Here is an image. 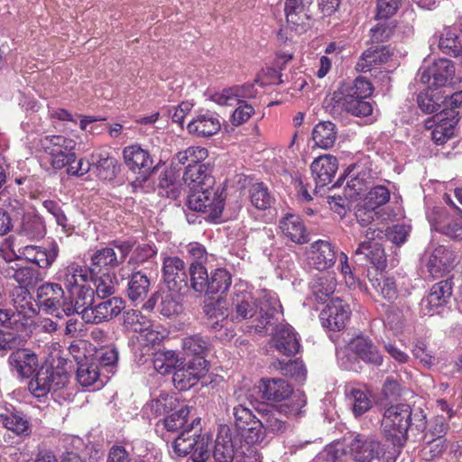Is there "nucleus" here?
I'll list each match as a JSON object with an SVG mask.
<instances>
[{"label":"nucleus","mask_w":462,"mask_h":462,"mask_svg":"<svg viewBox=\"0 0 462 462\" xmlns=\"http://www.w3.org/2000/svg\"><path fill=\"white\" fill-rule=\"evenodd\" d=\"M232 306L235 310L234 319H253V327L258 333L267 329L282 310L278 298L265 291L258 297L245 290L237 291L232 299Z\"/></svg>","instance_id":"nucleus-1"},{"label":"nucleus","mask_w":462,"mask_h":462,"mask_svg":"<svg viewBox=\"0 0 462 462\" xmlns=\"http://www.w3.org/2000/svg\"><path fill=\"white\" fill-rule=\"evenodd\" d=\"M373 92V84L359 76L351 84H343L333 93V109H341L357 117L368 116L374 110V103L367 100Z\"/></svg>","instance_id":"nucleus-2"},{"label":"nucleus","mask_w":462,"mask_h":462,"mask_svg":"<svg viewBox=\"0 0 462 462\" xmlns=\"http://www.w3.org/2000/svg\"><path fill=\"white\" fill-rule=\"evenodd\" d=\"M75 140L63 135H45L39 140L37 151L41 165L60 171L76 161Z\"/></svg>","instance_id":"nucleus-3"},{"label":"nucleus","mask_w":462,"mask_h":462,"mask_svg":"<svg viewBox=\"0 0 462 462\" xmlns=\"http://www.w3.org/2000/svg\"><path fill=\"white\" fill-rule=\"evenodd\" d=\"M412 410L408 404H397L387 408L382 420V432L386 441L402 448L408 440V430L411 426Z\"/></svg>","instance_id":"nucleus-4"},{"label":"nucleus","mask_w":462,"mask_h":462,"mask_svg":"<svg viewBox=\"0 0 462 462\" xmlns=\"http://www.w3.org/2000/svg\"><path fill=\"white\" fill-rule=\"evenodd\" d=\"M306 402L305 394L298 393L288 402L281 404L279 408L271 407L262 410L260 411L261 420L264 433L266 431L273 434L284 433L289 429V424L283 420V416L290 417L300 414Z\"/></svg>","instance_id":"nucleus-5"},{"label":"nucleus","mask_w":462,"mask_h":462,"mask_svg":"<svg viewBox=\"0 0 462 462\" xmlns=\"http://www.w3.org/2000/svg\"><path fill=\"white\" fill-rule=\"evenodd\" d=\"M200 425L194 430H182L172 443L174 453L178 457L189 456L192 462H206L210 456L211 437L200 434Z\"/></svg>","instance_id":"nucleus-6"},{"label":"nucleus","mask_w":462,"mask_h":462,"mask_svg":"<svg viewBox=\"0 0 462 462\" xmlns=\"http://www.w3.org/2000/svg\"><path fill=\"white\" fill-rule=\"evenodd\" d=\"M123 157L129 171L136 175L134 183L138 185L145 182L155 169L151 153L139 144L125 147Z\"/></svg>","instance_id":"nucleus-7"},{"label":"nucleus","mask_w":462,"mask_h":462,"mask_svg":"<svg viewBox=\"0 0 462 462\" xmlns=\"http://www.w3.org/2000/svg\"><path fill=\"white\" fill-rule=\"evenodd\" d=\"M0 425L18 437L26 438L32 433L30 417L12 403H0Z\"/></svg>","instance_id":"nucleus-8"},{"label":"nucleus","mask_w":462,"mask_h":462,"mask_svg":"<svg viewBox=\"0 0 462 462\" xmlns=\"http://www.w3.org/2000/svg\"><path fill=\"white\" fill-rule=\"evenodd\" d=\"M208 371V364L204 356H193L185 365L178 367L172 376L174 386L186 391L194 386Z\"/></svg>","instance_id":"nucleus-9"},{"label":"nucleus","mask_w":462,"mask_h":462,"mask_svg":"<svg viewBox=\"0 0 462 462\" xmlns=\"http://www.w3.org/2000/svg\"><path fill=\"white\" fill-rule=\"evenodd\" d=\"M125 308V300L120 297L104 299L90 308L81 310V319L89 324H100L112 320Z\"/></svg>","instance_id":"nucleus-10"},{"label":"nucleus","mask_w":462,"mask_h":462,"mask_svg":"<svg viewBox=\"0 0 462 462\" xmlns=\"http://www.w3.org/2000/svg\"><path fill=\"white\" fill-rule=\"evenodd\" d=\"M162 280L169 291L177 292L188 283V273L185 262L176 255L162 254Z\"/></svg>","instance_id":"nucleus-11"},{"label":"nucleus","mask_w":462,"mask_h":462,"mask_svg":"<svg viewBox=\"0 0 462 462\" xmlns=\"http://www.w3.org/2000/svg\"><path fill=\"white\" fill-rule=\"evenodd\" d=\"M351 316L349 305L342 299L332 298L319 314L322 326L331 331H340L346 328Z\"/></svg>","instance_id":"nucleus-12"},{"label":"nucleus","mask_w":462,"mask_h":462,"mask_svg":"<svg viewBox=\"0 0 462 462\" xmlns=\"http://www.w3.org/2000/svg\"><path fill=\"white\" fill-rule=\"evenodd\" d=\"M14 254L16 260H25L36 264L39 268L48 269L55 262L59 254V248L56 245H51L50 248L28 245L19 246L14 251Z\"/></svg>","instance_id":"nucleus-13"},{"label":"nucleus","mask_w":462,"mask_h":462,"mask_svg":"<svg viewBox=\"0 0 462 462\" xmlns=\"http://www.w3.org/2000/svg\"><path fill=\"white\" fill-rule=\"evenodd\" d=\"M349 448L356 462H372L384 454L383 445L373 436L357 434L352 439Z\"/></svg>","instance_id":"nucleus-14"},{"label":"nucleus","mask_w":462,"mask_h":462,"mask_svg":"<svg viewBox=\"0 0 462 462\" xmlns=\"http://www.w3.org/2000/svg\"><path fill=\"white\" fill-rule=\"evenodd\" d=\"M14 313L23 326L30 325L39 311V304L25 287H15L12 291Z\"/></svg>","instance_id":"nucleus-15"},{"label":"nucleus","mask_w":462,"mask_h":462,"mask_svg":"<svg viewBox=\"0 0 462 462\" xmlns=\"http://www.w3.org/2000/svg\"><path fill=\"white\" fill-rule=\"evenodd\" d=\"M374 233L375 229L371 227L365 231V236L369 241L360 243L355 254L364 255V258L375 268V272H379L386 267V255L382 245L374 241Z\"/></svg>","instance_id":"nucleus-16"},{"label":"nucleus","mask_w":462,"mask_h":462,"mask_svg":"<svg viewBox=\"0 0 462 462\" xmlns=\"http://www.w3.org/2000/svg\"><path fill=\"white\" fill-rule=\"evenodd\" d=\"M454 76L455 67L453 62L448 59H439L422 72L420 80L431 87L439 88L451 82Z\"/></svg>","instance_id":"nucleus-17"},{"label":"nucleus","mask_w":462,"mask_h":462,"mask_svg":"<svg viewBox=\"0 0 462 462\" xmlns=\"http://www.w3.org/2000/svg\"><path fill=\"white\" fill-rule=\"evenodd\" d=\"M279 229L283 239L296 245L310 241V236L302 219L295 214H286L279 221Z\"/></svg>","instance_id":"nucleus-18"},{"label":"nucleus","mask_w":462,"mask_h":462,"mask_svg":"<svg viewBox=\"0 0 462 462\" xmlns=\"http://www.w3.org/2000/svg\"><path fill=\"white\" fill-rule=\"evenodd\" d=\"M262 398L273 402H288L299 392H293L292 386L284 379H262L260 382Z\"/></svg>","instance_id":"nucleus-19"},{"label":"nucleus","mask_w":462,"mask_h":462,"mask_svg":"<svg viewBox=\"0 0 462 462\" xmlns=\"http://www.w3.org/2000/svg\"><path fill=\"white\" fill-rule=\"evenodd\" d=\"M312 2L313 0H286L284 7L286 22L296 34H301L307 31L306 11Z\"/></svg>","instance_id":"nucleus-20"},{"label":"nucleus","mask_w":462,"mask_h":462,"mask_svg":"<svg viewBox=\"0 0 462 462\" xmlns=\"http://www.w3.org/2000/svg\"><path fill=\"white\" fill-rule=\"evenodd\" d=\"M337 168V159L333 155L325 154L316 158L310 165L311 173L316 182V189L331 183Z\"/></svg>","instance_id":"nucleus-21"},{"label":"nucleus","mask_w":462,"mask_h":462,"mask_svg":"<svg viewBox=\"0 0 462 462\" xmlns=\"http://www.w3.org/2000/svg\"><path fill=\"white\" fill-rule=\"evenodd\" d=\"M8 363L21 378H30L39 366L37 355L26 348H19L12 352L8 357Z\"/></svg>","instance_id":"nucleus-22"},{"label":"nucleus","mask_w":462,"mask_h":462,"mask_svg":"<svg viewBox=\"0 0 462 462\" xmlns=\"http://www.w3.org/2000/svg\"><path fill=\"white\" fill-rule=\"evenodd\" d=\"M188 132L197 137H210L221 129L218 116L207 111L197 115L187 126Z\"/></svg>","instance_id":"nucleus-23"},{"label":"nucleus","mask_w":462,"mask_h":462,"mask_svg":"<svg viewBox=\"0 0 462 462\" xmlns=\"http://www.w3.org/2000/svg\"><path fill=\"white\" fill-rule=\"evenodd\" d=\"M453 292V282L446 279L433 284L426 296V308L428 313L433 315L439 312V309L444 307L449 301Z\"/></svg>","instance_id":"nucleus-24"},{"label":"nucleus","mask_w":462,"mask_h":462,"mask_svg":"<svg viewBox=\"0 0 462 462\" xmlns=\"http://www.w3.org/2000/svg\"><path fill=\"white\" fill-rule=\"evenodd\" d=\"M274 346L284 356H294L300 351V344L297 333L290 325H280L273 336Z\"/></svg>","instance_id":"nucleus-25"},{"label":"nucleus","mask_w":462,"mask_h":462,"mask_svg":"<svg viewBox=\"0 0 462 462\" xmlns=\"http://www.w3.org/2000/svg\"><path fill=\"white\" fill-rule=\"evenodd\" d=\"M191 408L188 405L181 406L177 411L172 412L162 420V424L168 431L194 430L200 425L199 417H190Z\"/></svg>","instance_id":"nucleus-26"},{"label":"nucleus","mask_w":462,"mask_h":462,"mask_svg":"<svg viewBox=\"0 0 462 462\" xmlns=\"http://www.w3.org/2000/svg\"><path fill=\"white\" fill-rule=\"evenodd\" d=\"M58 280L61 282L67 291H73L90 281V272L88 267L73 263L58 273Z\"/></svg>","instance_id":"nucleus-27"},{"label":"nucleus","mask_w":462,"mask_h":462,"mask_svg":"<svg viewBox=\"0 0 462 462\" xmlns=\"http://www.w3.org/2000/svg\"><path fill=\"white\" fill-rule=\"evenodd\" d=\"M121 264L115 249L112 247H104L96 251L91 256L90 265L88 269L92 277L99 273H110Z\"/></svg>","instance_id":"nucleus-28"},{"label":"nucleus","mask_w":462,"mask_h":462,"mask_svg":"<svg viewBox=\"0 0 462 462\" xmlns=\"http://www.w3.org/2000/svg\"><path fill=\"white\" fill-rule=\"evenodd\" d=\"M352 352L362 361L379 366L383 364V356L378 347L367 337H356L350 343Z\"/></svg>","instance_id":"nucleus-29"},{"label":"nucleus","mask_w":462,"mask_h":462,"mask_svg":"<svg viewBox=\"0 0 462 462\" xmlns=\"http://www.w3.org/2000/svg\"><path fill=\"white\" fill-rule=\"evenodd\" d=\"M2 273L6 279L14 280L19 284L18 287H25V289L34 287L42 281L38 270L29 266H21L18 263L14 265L8 263L3 269Z\"/></svg>","instance_id":"nucleus-30"},{"label":"nucleus","mask_w":462,"mask_h":462,"mask_svg":"<svg viewBox=\"0 0 462 462\" xmlns=\"http://www.w3.org/2000/svg\"><path fill=\"white\" fill-rule=\"evenodd\" d=\"M203 189V199L205 204L204 214H207V218L212 222H217L223 213L225 207V199L223 191L219 187L214 188L212 186H206Z\"/></svg>","instance_id":"nucleus-31"},{"label":"nucleus","mask_w":462,"mask_h":462,"mask_svg":"<svg viewBox=\"0 0 462 462\" xmlns=\"http://www.w3.org/2000/svg\"><path fill=\"white\" fill-rule=\"evenodd\" d=\"M183 181L191 189H202L212 186L215 179L212 176V166L209 164L186 167L183 172Z\"/></svg>","instance_id":"nucleus-32"},{"label":"nucleus","mask_w":462,"mask_h":462,"mask_svg":"<svg viewBox=\"0 0 462 462\" xmlns=\"http://www.w3.org/2000/svg\"><path fill=\"white\" fill-rule=\"evenodd\" d=\"M392 56L388 46L374 45L365 50L356 65V69L366 72L372 69L373 66L385 63Z\"/></svg>","instance_id":"nucleus-33"},{"label":"nucleus","mask_w":462,"mask_h":462,"mask_svg":"<svg viewBox=\"0 0 462 462\" xmlns=\"http://www.w3.org/2000/svg\"><path fill=\"white\" fill-rule=\"evenodd\" d=\"M450 117H446L445 114H439L433 116L436 124L431 132L432 140L437 144H443L454 134V130L458 123L457 115L454 111L448 112Z\"/></svg>","instance_id":"nucleus-34"},{"label":"nucleus","mask_w":462,"mask_h":462,"mask_svg":"<svg viewBox=\"0 0 462 462\" xmlns=\"http://www.w3.org/2000/svg\"><path fill=\"white\" fill-rule=\"evenodd\" d=\"M64 291L58 283L47 282L37 290L39 306L45 308L51 313L59 311L60 302H62Z\"/></svg>","instance_id":"nucleus-35"},{"label":"nucleus","mask_w":462,"mask_h":462,"mask_svg":"<svg viewBox=\"0 0 462 462\" xmlns=\"http://www.w3.org/2000/svg\"><path fill=\"white\" fill-rule=\"evenodd\" d=\"M311 259L318 270H326L334 265L337 254L328 241L318 240L311 244Z\"/></svg>","instance_id":"nucleus-36"},{"label":"nucleus","mask_w":462,"mask_h":462,"mask_svg":"<svg viewBox=\"0 0 462 462\" xmlns=\"http://www.w3.org/2000/svg\"><path fill=\"white\" fill-rule=\"evenodd\" d=\"M91 167L100 180H112L118 172L117 160L107 152H98L91 155Z\"/></svg>","instance_id":"nucleus-37"},{"label":"nucleus","mask_w":462,"mask_h":462,"mask_svg":"<svg viewBox=\"0 0 462 462\" xmlns=\"http://www.w3.org/2000/svg\"><path fill=\"white\" fill-rule=\"evenodd\" d=\"M448 429L449 425L443 416H437L430 421L426 437H431L430 446V452L434 453V456L441 454L447 448L446 439L443 437Z\"/></svg>","instance_id":"nucleus-38"},{"label":"nucleus","mask_w":462,"mask_h":462,"mask_svg":"<svg viewBox=\"0 0 462 462\" xmlns=\"http://www.w3.org/2000/svg\"><path fill=\"white\" fill-rule=\"evenodd\" d=\"M239 448H236L229 429L221 430L217 434L213 450L216 462H232Z\"/></svg>","instance_id":"nucleus-39"},{"label":"nucleus","mask_w":462,"mask_h":462,"mask_svg":"<svg viewBox=\"0 0 462 462\" xmlns=\"http://www.w3.org/2000/svg\"><path fill=\"white\" fill-rule=\"evenodd\" d=\"M369 282L373 288L386 300L393 301L398 297L396 281L383 271L369 273Z\"/></svg>","instance_id":"nucleus-40"},{"label":"nucleus","mask_w":462,"mask_h":462,"mask_svg":"<svg viewBox=\"0 0 462 462\" xmlns=\"http://www.w3.org/2000/svg\"><path fill=\"white\" fill-rule=\"evenodd\" d=\"M76 377L79 383L83 387L94 386L99 389L103 386L98 364L93 358L88 359L78 365Z\"/></svg>","instance_id":"nucleus-41"},{"label":"nucleus","mask_w":462,"mask_h":462,"mask_svg":"<svg viewBox=\"0 0 462 462\" xmlns=\"http://www.w3.org/2000/svg\"><path fill=\"white\" fill-rule=\"evenodd\" d=\"M151 286L150 278L142 271L134 272L128 281L126 293L133 302L143 301L147 297Z\"/></svg>","instance_id":"nucleus-42"},{"label":"nucleus","mask_w":462,"mask_h":462,"mask_svg":"<svg viewBox=\"0 0 462 462\" xmlns=\"http://www.w3.org/2000/svg\"><path fill=\"white\" fill-rule=\"evenodd\" d=\"M451 253L440 246L436 248L427 263V269L433 279L442 277L449 271L453 261H450Z\"/></svg>","instance_id":"nucleus-43"},{"label":"nucleus","mask_w":462,"mask_h":462,"mask_svg":"<svg viewBox=\"0 0 462 462\" xmlns=\"http://www.w3.org/2000/svg\"><path fill=\"white\" fill-rule=\"evenodd\" d=\"M152 361L154 369L162 375L172 373L182 365L179 355L173 350L156 351L152 355Z\"/></svg>","instance_id":"nucleus-44"},{"label":"nucleus","mask_w":462,"mask_h":462,"mask_svg":"<svg viewBox=\"0 0 462 462\" xmlns=\"http://www.w3.org/2000/svg\"><path fill=\"white\" fill-rule=\"evenodd\" d=\"M337 136L336 125L330 121L319 123L312 131L315 145L324 150H328L335 144Z\"/></svg>","instance_id":"nucleus-45"},{"label":"nucleus","mask_w":462,"mask_h":462,"mask_svg":"<svg viewBox=\"0 0 462 462\" xmlns=\"http://www.w3.org/2000/svg\"><path fill=\"white\" fill-rule=\"evenodd\" d=\"M18 234L28 239H41L46 234L42 219L35 214L27 213L23 216Z\"/></svg>","instance_id":"nucleus-46"},{"label":"nucleus","mask_w":462,"mask_h":462,"mask_svg":"<svg viewBox=\"0 0 462 462\" xmlns=\"http://www.w3.org/2000/svg\"><path fill=\"white\" fill-rule=\"evenodd\" d=\"M232 276L225 268H217L211 272L207 283L205 294L213 296L216 294H225L230 288Z\"/></svg>","instance_id":"nucleus-47"},{"label":"nucleus","mask_w":462,"mask_h":462,"mask_svg":"<svg viewBox=\"0 0 462 462\" xmlns=\"http://www.w3.org/2000/svg\"><path fill=\"white\" fill-rule=\"evenodd\" d=\"M346 399L355 417L363 415L372 407L371 394L367 390L351 388L346 393Z\"/></svg>","instance_id":"nucleus-48"},{"label":"nucleus","mask_w":462,"mask_h":462,"mask_svg":"<svg viewBox=\"0 0 462 462\" xmlns=\"http://www.w3.org/2000/svg\"><path fill=\"white\" fill-rule=\"evenodd\" d=\"M50 376L46 366H42L36 371L35 376L28 383V390L37 399L46 397L51 390Z\"/></svg>","instance_id":"nucleus-49"},{"label":"nucleus","mask_w":462,"mask_h":462,"mask_svg":"<svg viewBox=\"0 0 462 462\" xmlns=\"http://www.w3.org/2000/svg\"><path fill=\"white\" fill-rule=\"evenodd\" d=\"M208 157V149L201 146H189L186 150L179 152L175 159L186 167H193L195 165L209 164V162H205Z\"/></svg>","instance_id":"nucleus-50"},{"label":"nucleus","mask_w":462,"mask_h":462,"mask_svg":"<svg viewBox=\"0 0 462 462\" xmlns=\"http://www.w3.org/2000/svg\"><path fill=\"white\" fill-rule=\"evenodd\" d=\"M249 199L252 205L259 209L265 210L273 204L274 198L268 187L263 182L254 183L249 189Z\"/></svg>","instance_id":"nucleus-51"},{"label":"nucleus","mask_w":462,"mask_h":462,"mask_svg":"<svg viewBox=\"0 0 462 462\" xmlns=\"http://www.w3.org/2000/svg\"><path fill=\"white\" fill-rule=\"evenodd\" d=\"M159 189L161 193L167 198L175 199L180 195V184L179 175L174 169H169L161 173L159 179Z\"/></svg>","instance_id":"nucleus-52"},{"label":"nucleus","mask_w":462,"mask_h":462,"mask_svg":"<svg viewBox=\"0 0 462 462\" xmlns=\"http://www.w3.org/2000/svg\"><path fill=\"white\" fill-rule=\"evenodd\" d=\"M240 438L245 441L246 446H254L262 442L264 439V430L261 419H257L250 424L245 425L236 430Z\"/></svg>","instance_id":"nucleus-53"},{"label":"nucleus","mask_w":462,"mask_h":462,"mask_svg":"<svg viewBox=\"0 0 462 462\" xmlns=\"http://www.w3.org/2000/svg\"><path fill=\"white\" fill-rule=\"evenodd\" d=\"M337 282L334 277L324 274L316 278L312 285V293L316 300L324 302L336 290Z\"/></svg>","instance_id":"nucleus-54"},{"label":"nucleus","mask_w":462,"mask_h":462,"mask_svg":"<svg viewBox=\"0 0 462 462\" xmlns=\"http://www.w3.org/2000/svg\"><path fill=\"white\" fill-rule=\"evenodd\" d=\"M183 310L182 304L180 300L178 294L167 292L162 295V300L159 305L160 313L166 317L171 318L178 316Z\"/></svg>","instance_id":"nucleus-55"},{"label":"nucleus","mask_w":462,"mask_h":462,"mask_svg":"<svg viewBox=\"0 0 462 462\" xmlns=\"http://www.w3.org/2000/svg\"><path fill=\"white\" fill-rule=\"evenodd\" d=\"M189 274L191 288L197 292L205 293L209 277L206 267L200 263H190Z\"/></svg>","instance_id":"nucleus-56"},{"label":"nucleus","mask_w":462,"mask_h":462,"mask_svg":"<svg viewBox=\"0 0 462 462\" xmlns=\"http://www.w3.org/2000/svg\"><path fill=\"white\" fill-rule=\"evenodd\" d=\"M90 281L94 282L96 293L99 298H112L111 296L115 293L116 288L110 273H99L94 277L90 275Z\"/></svg>","instance_id":"nucleus-57"},{"label":"nucleus","mask_w":462,"mask_h":462,"mask_svg":"<svg viewBox=\"0 0 462 462\" xmlns=\"http://www.w3.org/2000/svg\"><path fill=\"white\" fill-rule=\"evenodd\" d=\"M390 200V190L383 185L372 188L366 194L365 203L371 210L386 204Z\"/></svg>","instance_id":"nucleus-58"},{"label":"nucleus","mask_w":462,"mask_h":462,"mask_svg":"<svg viewBox=\"0 0 462 462\" xmlns=\"http://www.w3.org/2000/svg\"><path fill=\"white\" fill-rule=\"evenodd\" d=\"M275 367L280 370L282 375L296 380L304 379L307 373L303 363L298 360H290L287 362L279 360Z\"/></svg>","instance_id":"nucleus-59"},{"label":"nucleus","mask_w":462,"mask_h":462,"mask_svg":"<svg viewBox=\"0 0 462 462\" xmlns=\"http://www.w3.org/2000/svg\"><path fill=\"white\" fill-rule=\"evenodd\" d=\"M439 47L447 55H458L462 51V44L458 36L452 31L447 30L439 38Z\"/></svg>","instance_id":"nucleus-60"},{"label":"nucleus","mask_w":462,"mask_h":462,"mask_svg":"<svg viewBox=\"0 0 462 462\" xmlns=\"http://www.w3.org/2000/svg\"><path fill=\"white\" fill-rule=\"evenodd\" d=\"M207 347V341L199 335L187 337L182 340V348L187 355L204 356Z\"/></svg>","instance_id":"nucleus-61"},{"label":"nucleus","mask_w":462,"mask_h":462,"mask_svg":"<svg viewBox=\"0 0 462 462\" xmlns=\"http://www.w3.org/2000/svg\"><path fill=\"white\" fill-rule=\"evenodd\" d=\"M156 254L157 248L155 245L148 244L138 245L134 249L128 263L139 266L146 263L149 259L153 258Z\"/></svg>","instance_id":"nucleus-62"},{"label":"nucleus","mask_w":462,"mask_h":462,"mask_svg":"<svg viewBox=\"0 0 462 462\" xmlns=\"http://www.w3.org/2000/svg\"><path fill=\"white\" fill-rule=\"evenodd\" d=\"M413 356L419 359L421 364L426 366L432 365L435 360V355L433 350L430 347L428 342L425 339L420 338L414 342L413 348L411 350Z\"/></svg>","instance_id":"nucleus-63"},{"label":"nucleus","mask_w":462,"mask_h":462,"mask_svg":"<svg viewBox=\"0 0 462 462\" xmlns=\"http://www.w3.org/2000/svg\"><path fill=\"white\" fill-rule=\"evenodd\" d=\"M70 298H73L76 301V305L79 309L90 308L94 300L95 291L90 287L88 283L74 289L73 291L68 292Z\"/></svg>","instance_id":"nucleus-64"}]
</instances>
